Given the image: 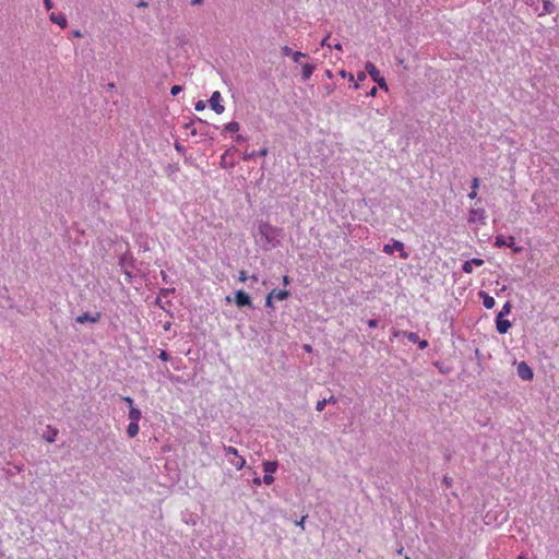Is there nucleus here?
Segmentation results:
<instances>
[{
	"label": "nucleus",
	"mask_w": 559,
	"mask_h": 559,
	"mask_svg": "<svg viewBox=\"0 0 559 559\" xmlns=\"http://www.w3.org/2000/svg\"><path fill=\"white\" fill-rule=\"evenodd\" d=\"M238 280H239L240 282H246V281L248 280V276H247L246 271H240V272H239Z\"/></svg>",
	"instance_id": "37"
},
{
	"label": "nucleus",
	"mask_w": 559,
	"mask_h": 559,
	"mask_svg": "<svg viewBox=\"0 0 559 559\" xmlns=\"http://www.w3.org/2000/svg\"><path fill=\"white\" fill-rule=\"evenodd\" d=\"M273 295H274V294H269V295L266 296V298H265V307H266V308L274 309Z\"/></svg>",
	"instance_id": "29"
},
{
	"label": "nucleus",
	"mask_w": 559,
	"mask_h": 559,
	"mask_svg": "<svg viewBox=\"0 0 559 559\" xmlns=\"http://www.w3.org/2000/svg\"><path fill=\"white\" fill-rule=\"evenodd\" d=\"M365 79H366V73L360 72V73L358 74V80H359V81H364Z\"/></svg>",
	"instance_id": "51"
},
{
	"label": "nucleus",
	"mask_w": 559,
	"mask_h": 559,
	"mask_svg": "<svg viewBox=\"0 0 559 559\" xmlns=\"http://www.w3.org/2000/svg\"><path fill=\"white\" fill-rule=\"evenodd\" d=\"M495 247L496 248L509 247L514 252H520L522 250L521 247L515 245L513 236H510L509 240L507 241L503 235H497L495 238Z\"/></svg>",
	"instance_id": "5"
},
{
	"label": "nucleus",
	"mask_w": 559,
	"mask_h": 559,
	"mask_svg": "<svg viewBox=\"0 0 559 559\" xmlns=\"http://www.w3.org/2000/svg\"><path fill=\"white\" fill-rule=\"evenodd\" d=\"M253 485L255 486H261V484L263 483V480L260 478V477H254L253 480H252Z\"/></svg>",
	"instance_id": "46"
},
{
	"label": "nucleus",
	"mask_w": 559,
	"mask_h": 559,
	"mask_svg": "<svg viewBox=\"0 0 559 559\" xmlns=\"http://www.w3.org/2000/svg\"><path fill=\"white\" fill-rule=\"evenodd\" d=\"M486 218L484 209H472L469 211V222L480 221L484 223Z\"/></svg>",
	"instance_id": "13"
},
{
	"label": "nucleus",
	"mask_w": 559,
	"mask_h": 559,
	"mask_svg": "<svg viewBox=\"0 0 559 559\" xmlns=\"http://www.w3.org/2000/svg\"><path fill=\"white\" fill-rule=\"evenodd\" d=\"M403 336L412 343L419 342V335L416 332L404 331Z\"/></svg>",
	"instance_id": "25"
},
{
	"label": "nucleus",
	"mask_w": 559,
	"mask_h": 559,
	"mask_svg": "<svg viewBox=\"0 0 559 559\" xmlns=\"http://www.w3.org/2000/svg\"><path fill=\"white\" fill-rule=\"evenodd\" d=\"M258 242L260 243L261 248L264 251H269L280 246L282 229L272 226L269 223L261 222L258 226Z\"/></svg>",
	"instance_id": "1"
},
{
	"label": "nucleus",
	"mask_w": 559,
	"mask_h": 559,
	"mask_svg": "<svg viewBox=\"0 0 559 559\" xmlns=\"http://www.w3.org/2000/svg\"><path fill=\"white\" fill-rule=\"evenodd\" d=\"M267 153H269L267 148L264 147V148H261L260 151L245 152L242 158H243V160H251L258 156L264 157L267 155Z\"/></svg>",
	"instance_id": "15"
},
{
	"label": "nucleus",
	"mask_w": 559,
	"mask_h": 559,
	"mask_svg": "<svg viewBox=\"0 0 559 559\" xmlns=\"http://www.w3.org/2000/svg\"><path fill=\"white\" fill-rule=\"evenodd\" d=\"M236 141L238 142H243L246 141L247 139L245 136H242L241 134H238L236 138H235Z\"/></svg>",
	"instance_id": "50"
},
{
	"label": "nucleus",
	"mask_w": 559,
	"mask_h": 559,
	"mask_svg": "<svg viewBox=\"0 0 559 559\" xmlns=\"http://www.w3.org/2000/svg\"><path fill=\"white\" fill-rule=\"evenodd\" d=\"M44 5H45L46 10H48V11H49V10H51V9H52L53 3H52V1H51V0H44Z\"/></svg>",
	"instance_id": "41"
},
{
	"label": "nucleus",
	"mask_w": 559,
	"mask_h": 559,
	"mask_svg": "<svg viewBox=\"0 0 559 559\" xmlns=\"http://www.w3.org/2000/svg\"><path fill=\"white\" fill-rule=\"evenodd\" d=\"M270 294H274L273 299L277 300H285L289 296V293L287 290L273 289Z\"/></svg>",
	"instance_id": "24"
},
{
	"label": "nucleus",
	"mask_w": 559,
	"mask_h": 559,
	"mask_svg": "<svg viewBox=\"0 0 559 559\" xmlns=\"http://www.w3.org/2000/svg\"><path fill=\"white\" fill-rule=\"evenodd\" d=\"M226 300H227L228 302H230V301H231V299H230V297H229V296H227V297H226Z\"/></svg>",
	"instance_id": "58"
},
{
	"label": "nucleus",
	"mask_w": 559,
	"mask_h": 559,
	"mask_svg": "<svg viewBox=\"0 0 559 559\" xmlns=\"http://www.w3.org/2000/svg\"><path fill=\"white\" fill-rule=\"evenodd\" d=\"M480 297H483V305L486 309H492L496 305V300L493 297L489 296L485 292L479 293Z\"/></svg>",
	"instance_id": "16"
},
{
	"label": "nucleus",
	"mask_w": 559,
	"mask_h": 559,
	"mask_svg": "<svg viewBox=\"0 0 559 559\" xmlns=\"http://www.w3.org/2000/svg\"><path fill=\"white\" fill-rule=\"evenodd\" d=\"M282 281L284 285H288L290 283V278L287 275H284Z\"/></svg>",
	"instance_id": "47"
},
{
	"label": "nucleus",
	"mask_w": 559,
	"mask_h": 559,
	"mask_svg": "<svg viewBox=\"0 0 559 559\" xmlns=\"http://www.w3.org/2000/svg\"><path fill=\"white\" fill-rule=\"evenodd\" d=\"M182 91V87L180 85H174L171 88H170V94L173 96H177L180 92Z\"/></svg>",
	"instance_id": "33"
},
{
	"label": "nucleus",
	"mask_w": 559,
	"mask_h": 559,
	"mask_svg": "<svg viewBox=\"0 0 559 559\" xmlns=\"http://www.w3.org/2000/svg\"><path fill=\"white\" fill-rule=\"evenodd\" d=\"M405 559H409L408 557H406Z\"/></svg>",
	"instance_id": "59"
},
{
	"label": "nucleus",
	"mask_w": 559,
	"mask_h": 559,
	"mask_svg": "<svg viewBox=\"0 0 559 559\" xmlns=\"http://www.w3.org/2000/svg\"><path fill=\"white\" fill-rule=\"evenodd\" d=\"M417 344L420 349H426L429 345L426 340H423V341L419 340V342H417Z\"/></svg>",
	"instance_id": "38"
},
{
	"label": "nucleus",
	"mask_w": 559,
	"mask_h": 559,
	"mask_svg": "<svg viewBox=\"0 0 559 559\" xmlns=\"http://www.w3.org/2000/svg\"><path fill=\"white\" fill-rule=\"evenodd\" d=\"M443 481H444L448 486H450V485H451V479H450L449 477H447V476L443 478Z\"/></svg>",
	"instance_id": "53"
},
{
	"label": "nucleus",
	"mask_w": 559,
	"mask_h": 559,
	"mask_svg": "<svg viewBox=\"0 0 559 559\" xmlns=\"http://www.w3.org/2000/svg\"><path fill=\"white\" fill-rule=\"evenodd\" d=\"M224 453L228 457V462L235 466L237 471L246 466V459L238 453L234 447H224Z\"/></svg>",
	"instance_id": "2"
},
{
	"label": "nucleus",
	"mask_w": 559,
	"mask_h": 559,
	"mask_svg": "<svg viewBox=\"0 0 559 559\" xmlns=\"http://www.w3.org/2000/svg\"><path fill=\"white\" fill-rule=\"evenodd\" d=\"M231 151H236V148H229L227 150L221 157V166L224 167V168H227V167H233L234 166V162H228V155L230 154Z\"/></svg>",
	"instance_id": "22"
},
{
	"label": "nucleus",
	"mask_w": 559,
	"mask_h": 559,
	"mask_svg": "<svg viewBox=\"0 0 559 559\" xmlns=\"http://www.w3.org/2000/svg\"><path fill=\"white\" fill-rule=\"evenodd\" d=\"M544 10L547 13H552L555 11V5L549 0H544Z\"/></svg>",
	"instance_id": "28"
},
{
	"label": "nucleus",
	"mask_w": 559,
	"mask_h": 559,
	"mask_svg": "<svg viewBox=\"0 0 559 559\" xmlns=\"http://www.w3.org/2000/svg\"><path fill=\"white\" fill-rule=\"evenodd\" d=\"M325 405H326L325 400L324 399L320 400V401L317 402L316 409L318 412H322L324 409Z\"/></svg>",
	"instance_id": "32"
},
{
	"label": "nucleus",
	"mask_w": 559,
	"mask_h": 559,
	"mask_svg": "<svg viewBox=\"0 0 559 559\" xmlns=\"http://www.w3.org/2000/svg\"><path fill=\"white\" fill-rule=\"evenodd\" d=\"M141 416H142V413L139 408H136L135 406L134 407H131L129 409V414H128V417H129V420L130 421H133V423H139L140 419H141Z\"/></svg>",
	"instance_id": "18"
},
{
	"label": "nucleus",
	"mask_w": 559,
	"mask_h": 559,
	"mask_svg": "<svg viewBox=\"0 0 559 559\" xmlns=\"http://www.w3.org/2000/svg\"><path fill=\"white\" fill-rule=\"evenodd\" d=\"M250 280H251V282L257 283L258 282V276L257 275H252V276H250Z\"/></svg>",
	"instance_id": "54"
},
{
	"label": "nucleus",
	"mask_w": 559,
	"mask_h": 559,
	"mask_svg": "<svg viewBox=\"0 0 559 559\" xmlns=\"http://www.w3.org/2000/svg\"><path fill=\"white\" fill-rule=\"evenodd\" d=\"M140 430L139 423L130 421L127 427V433L130 438H134L138 436Z\"/></svg>",
	"instance_id": "20"
},
{
	"label": "nucleus",
	"mask_w": 559,
	"mask_h": 559,
	"mask_svg": "<svg viewBox=\"0 0 559 559\" xmlns=\"http://www.w3.org/2000/svg\"><path fill=\"white\" fill-rule=\"evenodd\" d=\"M240 129V124L237 121H230L224 126L223 133L230 132L235 133L238 132Z\"/></svg>",
	"instance_id": "21"
},
{
	"label": "nucleus",
	"mask_w": 559,
	"mask_h": 559,
	"mask_svg": "<svg viewBox=\"0 0 559 559\" xmlns=\"http://www.w3.org/2000/svg\"><path fill=\"white\" fill-rule=\"evenodd\" d=\"M222 95L218 91L212 93L211 98L209 99L210 107L217 114L221 115L224 112L225 107L221 104Z\"/></svg>",
	"instance_id": "8"
},
{
	"label": "nucleus",
	"mask_w": 559,
	"mask_h": 559,
	"mask_svg": "<svg viewBox=\"0 0 559 559\" xmlns=\"http://www.w3.org/2000/svg\"><path fill=\"white\" fill-rule=\"evenodd\" d=\"M49 19L52 23L59 25L61 28H64L68 25V21L64 14L51 13Z\"/></svg>",
	"instance_id": "14"
},
{
	"label": "nucleus",
	"mask_w": 559,
	"mask_h": 559,
	"mask_svg": "<svg viewBox=\"0 0 559 559\" xmlns=\"http://www.w3.org/2000/svg\"><path fill=\"white\" fill-rule=\"evenodd\" d=\"M518 376L522 380L527 381L533 379L534 373L531 367L525 361H522L518 365Z\"/></svg>",
	"instance_id": "9"
},
{
	"label": "nucleus",
	"mask_w": 559,
	"mask_h": 559,
	"mask_svg": "<svg viewBox=\"0 0 559 559\" xmlns=\"http://www.w3.org/2000/svg\"><path fill=\"white\" fill-rule=\"evenodd\" d=\"M365 69L368 72V74L371 76V79L376 83H378V85L381 88H388L384 78L380 74V71L377 69V67L372 62L368 61L365 66Z\"/></svg>",
	"instance_id": "4"
},
{
	"label": "nucleus",
	"mask_w": 559,
	"mask_h": 559,
	"mask_svg": "<svg viewBox=\"0 0 559 559\" xmlns=\"http://www.w3.org/2000/svg\"><path fill=\"white\" fill-rule=\"evenodd\" d=\"M73 35H74L75 37H82V34H81V32H80V31H75V32H73Z\"/></svg>",
	"instance_id": "55"
},
{
	"label": "nucleus",
	"mask_w": 559,
	"mask_h": 559,
	"mask_svg": "<svg viewBox=\"0 0 559 559\" xmlns=\"http://www.w3.org/2000/svg\"><path fill=\"white\" fill-rule=\"evenodd\" d=\"M326 404H336L337 400L334 396H330L329 399H324Z\"/></svg>",
	"instance_id": "44"
},
{
	"label": "nucleus",
	"mask_w": 559,
	"mask_h": 559,
	"mask_svg": "<svg viewBox=\"0 0 559 559\" xmlns=\"http://www.w3.org/2000/svg\"><path fill=\"white\" fill-rule=\"evenodd\" d=\"M368 326H369L370 329H376V328L378 326V320H376V319H371V320H369V321H368Z\"/></svg>",
	"instance_id": "40"
},
{
	"label": "nucleus",
	"mask_w": 559,
	"mask_h": 559,
	"mask_svg": "<svg viewBox=\"0 0 559 559\" xmlns=\"http://www.w3.org/2000/svg\"><path fill=\"white\" fill-rule=\"evenodd\" d=\"M294 51L288 46L282 47V55L283 56H293Z\"/></svg>",
	"instance_id": "34"
},
{
	"label": "nucleus",
	"mask_w": 559,
	"mask_h": 559,
	"mask_svg": "<svg viewBox=\"0 0 559 559\" xmlns=\"http://www.w3.org/2000/svg\"><path fill=\"white\" fill-rule=\"evenodd\" d=\"M148 5V3L144 0H140L138 3H136V7L138 8H146Z\"/></svg>",
	"instance_id": "45"
},
{
	"label": "nucleus",
	"mask_w": 559,
	"mask_h": 559,
	"mask_svg": "<svg viewBox=\"0 0 559 559\" xmlns=\"http://www.w3.org/2000/svg\"><path fill=\"white\" fill-rule=\"evenodd\" d=\"M235 304L238 308L249 307L253 309V305L250 296L243 290H237L235 293Z\"/></svg>",
	"instance_id": "7"
},
{
	"label": "nucleus",
	"mask_w": 559,
	"mask_h": 559,
	"mask_svg": "<svg viewBox=\"0 0 559 559\" xmlns=\"http://www.w3.org/2000/svg\"><path fill=\"white\" fill-rule=\"evenodd\" d=\"M377 92H378L377 87H376V86H373V87L368 92V94H367V95H368V96H370V97H374V96L377 95Z\"/></svg>",
	"instance_id": "43"
},
{
	"label": "nucleus",
	"mask_w": 559,
	"mask_h": 559,
	"mask_svg": "<svg viewBox=\"0 0 559 559\" xmlns=\"http://www.w3.org/2000/svg\"><path fill=\"white\" fill-rule=\"evenodd\" d=\"M99 313H95L94 316L90 314L88 312H84L76 317L75 321L78 323H85V322H92L95 323L99 320Z\"/></svg>",
	"instance_id": "12"
},
{
	"label": "nucleus",
	"mask_w": 559,
	"mask_h": 559,
	"mask_svg": "<svg viewBox=\"0 0 559 559\" xmlns=\"http://www.w3.org/2000/svg\"><path fill=\"white\" fill-rule=\"evenodd\" d=\"M394 251L400 252V258L406 260L409 254L405 251L404 243L400 240H392V243H386L383 247V252L386 254H392Z\"/></svg>",
	"instance_id": "3"
},
{
	"label": "nucleus",
	"mask_w": 559,
	"mask_h": 559,
	"mask_svg": "<svg viewBox=\"0 0 559 559\" xmlns=\"http://www.w3.org/2000/svg\"><path fill=\"white\" fill-rule=\"evenodd\" d=\"M332 47H333L334 49H337V50H341V49H342V45H341L340 43L334 44Z\"/></svg>",
	"instance_id": "52"
},
{
	"label": "nucleus",
	"mask_w": 559,
	"mask_h": 559,
	"mask_svg": "<svg viewBox=\"0 0 559 559\" xmlns=\"http://www.w3.org/2000/svg\"><path fill=\"white\" fill-rule=\"evenodd\" d=\"M328 39H329V36H326L325 38H323V39H322V41H321V46H322V47L326 46V47H329V48H332V45H331V44H329Z\"/></svg>",
	"instance_id": "42"
},
{
	"label": "nucleus",
	"mask_w": 559,
	"mask_h": 559,
	"mask_svg": "<svg viewBox=\"0 0 559 559\" xmlns=\"http://www.w3.org/2000/svg\"><path fill=\"white\" fill-rule=\"evenodd\" d=\"M478 187H479V179L475 177L472 180V185H471L472 191L468 193L469 199H475L477 197Z\"/></svg>",
	"instance_id": "23"
},
{
	"label": "nucleus",
	"mask_w": 559,
	"mask_h": 559,
	"mask_svg": "<svg viewBox=\"0 0 559 559\" xmlns=\"http://www.w3.org/2000/svg\"><path fill=\"white\" fill-rule=\"evenodd\" d=\"M305 349L309 352L311 349V347L309 345H306Z\"/></svg>",
	"instance_id": "57"
},
{
	"label": "nucleus",
	"mask_w": 559,
	"mask_h": 559,
	"mask_svg": "<svg viewBox=\"0 0 559 559\" xmlns=\"http://www.w3.org/2000/svg\"><path fill=\"white\" fill-rule=\"evenodd\" d=\"M511 308H512V305L510 301H507L503 307L501 308L500 312L498 313V316H501V317H506L510 313L511 311Z\"/></svg>",
	"instance_id": "27"
},
{
	"label": "nucleus",
	"mask_w": 559,
	"mask_h": 559,
	"mask_svg": "<svg viewBox=\"0 0 559 559\" xmlns=\"http://www.w3.org/2000/svg\"><path fill=\"white\" fill-rule=\"evenodd\" d=\"M123 401L129 405V409L131 407H134V402H133V400L130 396L123 397Z\"/></svg>",
	"instance_id": "39"
},
{
	"label": "nucleus",
	"mask_w": 559,
	"mask_h": 559,
	"mask_svg": "<svg viewBox=\"0 0 559 559\" xmlns=\"http://www.w3.org/2000/svg\"><path fill=\"white\" fill-rule=\"evenodd\" d=\"M158 357H159V359H162L163 361H167V360H169V355H168V353H167L166 350H160V353H159V356H158Z\"/></svg>",
	"instance_id": "36"
},
{
	"label": "nucleus",
	"mask_w": 559,
	"mask_h": 559,
	"mask_svg": "<svg viewBox=\"0 0 559 559\" xmlns=\"http://www.w3.org/2000/svg\"><path fill=\"white\" fill-rule=\"evenodd\" d=\"M205 108V103L203 100H199L195 103L194 109L197 111H201Z\"/></svg>",
	"instance_id": "35"
},
{
	"label": "nucleus",
	"mask_w": 559,
	"mask_h": 559,
	"mask_svg": "<svg viewBox=\"0 0 559 559\" xmlns=\"http://www.w3.org/2000/svg\"><path fill=\"white\" fill-rule=\"evenodd\" d=\"M314 69H316L314 66H312L310 63H305L302 66V75H301L302 80L308 81L311 78Z\"/></svg>",
	"instance_id": "19"
},
{
	"label": "nucleus",
	"mask_w": 559,
	"mask_h": 559,
	"mask_svg": "<svg viewBox=\"0 0 559 559\" xmlns=\"http://www.w3.org/2000/svg\"><path fill=\"white\" fill-rule=\"evenodd\" d=\"M57 435H58L57 429H50L47 433L44 435V438L47 442L51 443L56 440Z\"/></svg>",
	"instance_id": "26"
},
{
	"label": "nucleus",
	"mask_w": 559,
	"mask_h": 559,
	"mask_svg": "<svg viewBox=\"0 0 559 559\" xmlns=\"http://www.w3.org/2000/svg\"><path fill=\"white\" fill-rule=\"evenodd\" d=\"M134 259L130 252L123 253L119 258V265L121 266L123 274L130 280L132 277L129 267H133Z\"/></svg>",
	"instance_id": "6"
},
{
	"label": "nucleus",
	"mask_w": 559,
	"mask_h": 559,
	"mask_svg": "<svg viewBox=\"0 0 559 559\" xmlns=\"http://www.w3.org/2000/svg\"><path fill=\"white\" fill-rule=\"evenodd\" d=\"M305 521H306V516H302L299 521H297V522H296V524H297L298 526L304 527V523H305Z\"/></svg>",
	"instance_id": "48"
},
{
	"label": "nucleus",
	"mask_w": 559,
	"mask_h": 559,
	"mask_svg": "<svg viewBox=\"0 0 559 559\" xmlns=\"http://www.w3.org/2000/svg\"><path fill=\"white\" fill-rule=\"evenodd\" d=\"M511 328V322L504 317L497 316L496 318V329L500 334H506L508 330Z\"/></svg>",
	"instance_id": "11"
},
{
	"label": "nucleus",
	"mask_w": 559,
	"mask_h": 559,
	"mask_svg": "<svg viewBox=\"0 0 559 559\" xmlns=\"http://www.w3.org/2000/svg\"><path fill=\"white\" fill-rule=\"evenodd\" d=\"M306 57L305 53L300 52V51H294L292 58H293V61L298 63L300 61L301 58Z\"/></svg>",
	"instance_id": "31"
},
{
	"label": "nucleus",
	"mask_w": 559,
	"mask_h": 559,
	"mask_svg": "<svg viewBox=\"0 0 559 559\" xmlns=\"http://www.w3.org/2000/svg\"><path fill=\"white\" fill-rule=\"evenodd\" d=\"M265 474H273L277 471L278 463L276 461H265L262 464Z\"/></svg>",
	"instance_id": "17"
},
{
	"label": "nucleus",
	"mask_w": 559,
	"mask_h": 559,
	"mask_svg": "<svg viewBox=\"0 0 559 559\" xmlns=\"http://www.w3.org/2000/svg\"><path fill=\"white\" fill-rule=\"evenodd\" d=\"M176 150L177 151H181L182 150L181 145L180 144H176Z\"/></svg>",
	"instance_id": "56"
},
{
	"label": "nucleus",
	"mask_w": 559,
	"mask_h": 559,
	"mask_svg": "<svg viewBox=\"0 0 559 559\" xmlns=\"http://www.w3.org/2000/svg\"><path fill=\"white\" fill-rule=\"evenodd\" d=\"M262 480H263V484H265V485H272L274 483L273 474H264Z\"/></svg>",
	"instance_id": "30"
},
{
	"label": "nucleus",
	"mask_w": 559,
	"mask_h": 559,
	"mask_svg": "<svg viewBox=\"0 0 559 559\" xmlns=\"http://www.w3.org/2000/svg\"><path fill=\"white\" fill-rule=\"evenodd\" d=\"M484 264V260L479 258H473L468 261H465L462 265V271L464 273L471 274L473 272L474 265L481 266Z\"/></svg>",
	"instance_id": "10"
},
{
	"label": "nucleus",
	"mask_w": 559,
	"mask_h": 559,
	"mask_svg": "<svg viewBox=\"0 0 559 559\" xmlns=\"http://www.w3.org/2000/svg\"><path fill=\"white\" fill-rule=\"evenodd\" d=\"M203 2V0H192L191 1V5L195 7V5H201Z\"/></svg>",
	"instance_id": "49"
}]
</instances>
